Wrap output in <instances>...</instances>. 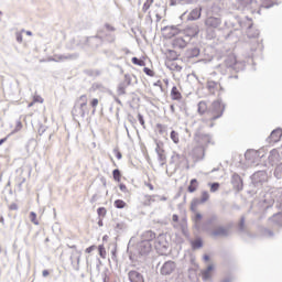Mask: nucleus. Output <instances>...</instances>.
<instances>
[{"label":"nucleus","instance_id":"2eb2a0df","mask_svg":"<svg viewBox=\"0 0 282 282\" xmlns=\"http://www.w3.org/2000/svg\"><path fill=\"white\" fill-rule=\"evenodd\" d=\"M87 111V106H80V104H76L72 109V116L74 119L76 118H85V113Z\"/></svg>","mask_w":282,"mask_h":282},{"label":"nucleus","instance_id":"e433bc0d","mask_svg":"<svg viewBox=\"0 0 282 282\" xmlns=\"http://www.w3.org/2000/svg\"><path fill=\"white\" fill-rule=\"evenodd\" d=\"M188 193H195L197 191V178H192L189 185L187 186Z\"/></svg>","mask_w":282,"mask_h":282},{"label":"nucleus","instance_id":"bf43d9fd","mask_svg":"<svg viewBox=\"0 0 282 282\" xmlns=\"http://www.w3.org/2000/svg\"><path fill=\"white\" fill-rule=\"evenodd\" d=\"M30 220L32 221V224H34L35 226H39V220H36V213L31 212L30 213Z\"/></svg>","mask_w":282,"mask_h":282},{"label":"nucleus","instance_id":"20e7f679","mask_svg":"<svg viewBox=\"0 0 282 282\" xmlns=\"http://www.w3.org/2000/svg\"><path fill=\"white\" fill-rule=\"evenodd\" d=\"M223 74H228L230 72H243L246 69V62H237V57L235 55H229L225 57L224 63L219 65Z\"/></svg>","mask_w":282,"mask_h":282},{"label":"nucleus","instance_id":"cd10ccee","mask_svg":"<svg viewBox=\"0 0 282 282\" xmlns=\"http://www.w3.org/2000/svg\"><path fill=\"white\" fill-rule=\"evenodd\" d=\"M207 89L210 94H215L219 89V83L215 80L207 82Z\"/></svg>","mask_w":282,"mask_h":282},{"label":"nucleus","instance_id":"bb28decb","mask_svg":"<svg viewBox=\"0 0 282 282\" xmlns=\"http://www.w3.org/2000/svg\"><path fill=\"white\" fill-rule=\"evenodd\" d=\"M164 32H169V39L173 37V36H177V34H180V29H177V26L175 25H171V26H164L162 29Z\"/></svg>","mask_w":282,"mask_h":282},{"label":"nucleus","instance_id":"8fccbe9b","mask_svg":"<svg viewBox=\"0 0 282 282\" xmlns=\"http://www.w3.org/2000/svg\"><path fill=\"white\" fill-rule=\"evenodd\" d=\"M202 219H204V216L199 212H196L193 217L194 224L202 223Z\"/></svg>","mask_w":282,"mask_h":282},{"label":"nucleus","instance_id":"58836bf2","mask_svg":"<svg viewBox=\"0 0 282 282\" xmlns=\"http://www.w3.org/2000/svg\"><path fill=\"white\" fill-rule=\"evenodd\" d=\"M208 199H210V194H208V192L204 191V192H202L200 198H198V204H206V202H208Z\"/></svg>","mask_w":282,"mask_h":282},{"label":"nucleus","instance_id":"aec40b11","mask_svg":"<svg viewBox=\"0 0 282 282\" xmlns=\"http://www.w3.org/2000/svg\"><path fill=\"white\" fill-rule=\"evenodd\" d=\"M155 232L153 230H147L141 235V241H147L148 243H154L156 239Z\"/></svg>","mask_w":282,"mask_h":282},{"label":"nucleus","instance_id":"49530a36","mask_svg":"<svg viewBox=\"0 0 282 282\" xmlns=\"http://www.w3.org/2000/svg\"><path fill=\"white\" fill-rule=\"evenodd\" d=\"M262 235H263V237H268L269 239H272V237H274V231H272L271 229H268V228H263Z\"/></svg>","mask_w":282,"mask_h":282},{"label":"nucleus","instance_id":"c85d7f7f","mask_svg":"<svg viewBox=\"0 0 282 282\" xmlns=\"http://www.w3.org/2000/svg\"><path fill=\"white\" fill-rule=\"evenodd\" d=\"M206 111H208V105L206 104V101H199L197 105V112L199 113V116H204Z\"/></svg>","mask_w":282,"mask_h":282},{"label":"nucleus","instance_id":"412c9836","mask_svg":"<svg viewBox=\"0 0 282 282\" xmlns=\"http://www.w3.org/2000/svg\"><path fill=\"white\" fill-rule=\"evenodd\" d=\"M98 34H100L102 40L106 39V41L108 43H116V34H113L111 32H107V31H105V29H99Z\"/></svg>","mask_w":282,"mask_h":282},{"label":"nucleus","instance_id":"5701e85b","mask_svg":"<svg viewBox=\"0 0 282 282\" xmlns=\"http://www.w3.org/2000/svg\"><path fill=\"white\" fill-rule=\"evenodd\" d=\"M213 270H215V265L209 264L205 270L200 272L203 281H210L213 279Z\"/></svg>","mask_w":282,"mask_h":282},{"label":"nucleus","instance_id":"4468645a","mask_svg":"<svg viewBox=\"0 0 282 282\" xmlns=\"http://www.w3.org/2000/svg\"><path fill=\"white\" fill-rule=\"evenodd\" d=\"M155 250H169V242L164 238V235H159L153 242Z\"/></svg>","mask_w":282,"mask_h":282},{"label":"nucleus","instance_id":"f704fd0d","mask_svg":"<svg viewBox=\"0 0 282 282\" xmlns=\"http://www.w3.org/2000/svg\"><path fill=\"white\" fill-rule=\"evenodd\" d=\"M269 220L273 221V224H276V226H282V214L278 213L269 218Z\"/></svg>","mask_w":282,"mask_h":282},{"label":"nucleus","instance_id":"4d7b16f0","mask_svg":"<svg viewBox=\"0 0 282 282\" xmlns=\"http://www.w3.org/2000/svg\"><path fill=\"white\" fill-rule=\"evenodd\" d=\"M79 56L78 53L66 54V61H76Z\"/></svg>","mask_w":282,"mask_h":282},{"label":"nucleus","instance_id":"c756f323","mask_svg":"<svg viewBox=\"0 0 282 282\" xmlns=\"http://www.w3.org/2000/svg\"><path fill=\"white\" fill-rule=\"evenodd\" d=\"M259 153L254 150H248L245 153V158L246 160H248L249 162H254V158H258Z\"/></svg>","mask_w":282,"mask_h":282},{"label":"nucleus","instance_id":"39448f33","mask_svg":"<svg viewBox=\"0 0 282 282\" xmlns=\"http://www.w3.org/2000/svg\"><path fill=\"white\" fill-rule=\"evenodd\" d=\"M265 182H268V172L265 170H260L254 172L251 175V188H256V189H251L252 193H257V191H260V188H263V185L265 184Z\"/></svg>","mask_w":282,"mask_h":282},{"label":"nucleus","instance_id":"6ab92c4d","mask_svg":"<svg viewBox=\"0 0 282 282\" xmlns=\"http://www.w3.org/2000/svg\"><path fill=\"white\" fill-rule=\"evenodd\" d=\"M183 162H186V155L173 152L170 164H174L178 167Z\"/></svg>","mask_w":282,"mask_h":282},{"label":"nucleus","instance_id":"774afa93","mask_svg":"<svg viewBox=\"0 0 282 282\" xmlns=\"http://www.w3.org/2000/svg\"><path fill=\"white\" fill-rule=\"evenodd\" d=\"M90 106L96 108L98 107V98H94L91 101H90Z\"/></svg>","mask_w":282,"mask_h":282},{"label":"nucleus","instance_id":"f03ea898","mask_svg":"<svg viewBox=\"0 0 282 282\" xmlns=\"http://www.w3.org/2000/svg\"><path fill=\"white\" fill-rule=\"evenodd\" d=\"M259 1L262 3L259 4ZM273 0H235L232 3L234 10H238V12H251L254 14H261L260 8H265V10L272 8Z\"/></svg>","mask_w":282,"mask_h":282},{"label":"nucleus","instance_id":"f3484780","mask_svg":"<svg viewBox=\"0 0 282 282\" xmlns=\"http://www.w3.org/2000/svg\"><path fill=\"white\" fill-rule=\"evenodd\" d=\"M155 153L158 155L160 166H164L166 164V152L164 151V148L160 145V142H156Z\"/></svg>","mask_w":282,"mask_h":282},{"label":"nucleus","instance_id":"c03bdc74","mask_svg":"<svg viewBox=\"0 0 282 282\" xmlns=\"http://www.w3.org/2000/svg\"><path fill=\"white\" fill-rule=\"evenodd\" d=\"M112 176H113L115 182H120V180L122 177V173L118 169H116L112 171Z\"/></svg>","mask_w":282,"mask_h":282},{"label":"nucleus","instance_id":"3c124183","mask_svg":"<svg viewBox=\"0 0 282 282\" xmlns=\"http://www.w3.org/2000/svg\"><path fill=\"white\" fill-rule=\"evenodd\" d=\"M199 0H178L180 6H193Z\"/></svg>","mask_w":282,"mask_h":282},{"label":"nucleus","instance_id":"ddd939ff","mask_svg":"<svg viewBox=\"0 0 282 282\" xmlns=\"http://www.w3.org/2000/svg\"><path fill=\"white\" fill-rule=\"evenodd\" d=\"M128 281L130 282H144V274L139 270L132 269L128 271Z\"/></svg>","mask_w":282,"mask_h":282},{"label":"nucleus","instance_id":"5fc2aeb1","mask_svg":"<svg viewBox=\"0 0 282 282\" xmlns=\"http://www.w3.org/2000/svg\"><path fill=\"white\" fill-rule=\"evenodd\" d=\"M52 61H54L55 63H58L61 61H67L66 54H59V55H55L54 58H52Z\"/></svg>","mask_w":282,"mask_h":282},{"label":"nucleus","instance_id":"f8f14e48","mask_svg":"<svg viewBox=\"0 0 282 282\" xmlns=\"http://www.w3.org/2000/svg\"><path fill=\"white\" fill-rule=\"evenodd\" d=\"M152 248H153V243L143 241V240H141L137 245V250H138L139 254H141V257H145L147 254H149V252H151Z\"/></svg>","mask_w":282,"mask_h":282},{"label":"nucleus","instance_id":"473e14b6","mask_svg":"<svg viewBox=\"0 0 282 282\" xmlns=\"http://www.w3.org/2000/svg\"><path fill=\"white\" fill-rule=\"evenodd\" d=\"M70 263L74 270L76 271L80 270V256L75 257V260H74V256H70Z\"/></svg>","mask_w":282,"mask_h":282},{"label":"nucleus","instance_id":"9d476101","mask_svg":"<svg viewBox=\"0 0 282 282\" xmlns=\"http://www.w3.org/2000/svg\"><path fill=\"white\" fill-rule=\"evenodd\" d=\"M195 142L199 144V147H208L210 144V134H206L202 131H197L194 137Z\"/></svg>","mask_w":282,"mask_h":282},{"label":"nucleus","instance_id":"72a5a7b5","mask_svg":"<svg viewBox=\"0 0 282 282\" xmlns=\"http://www.w3.org/2000/svg\"><path fill=\"white\" fill-rule=\"evenodd\" d=\"M127 83H120L117 87V94L118 96H124L127 94Z\"/></svg>","mask_w":282,"mask_h":282},{"label":"nucleus","instance_id":"69168bd1","mask_svg":"<svg viewBox=\"0 0 282 282\" xmlns=\"http://www.w3.org/2000/svg\"><path fill=\"white\" fill-rule=\"evenodd\" d=\"M111 261H113L115 263H118V256L116 254V250L111 251Z\"/></svg>","mask_w":282,"mask_h":282},{"label":"nucleus","instance_id":"de8ad7c7","mask_svg":"<svg viewBox=\"0 0 282 282\" xmlns=\"http://www.w3.org/2000/svg\"><path fill=\"white\" fill-rule=\"evenodd\" d=\"M98 252H99V257H101V259H105L107 257V250L105 249V245L98 246Z\"/></svg>","mask_w":282,"mask_h":282},{"label":"nucleus","instance_id":"37998d69","mask_svg":"<svg viewBox=\"0 0 282 282\" xmlns=\"http://www.w3.org/2000/svg\"><path fill=\"white\" fill-rule=\"evenodd\" d=\"M153 1L154 0H145V2L143 3L142 7V12H149V10L151 9V6H153Z\"/></svg>","mask_w":282,"mask_h":282},{"label":"nucleus","instance_id":"79ce46f5","mask_svg":"<svg viewBox=\"0 0 282 282\" xmlns=\"http://www.w3.org/2000/svg\"><path fill=\"white\" fill-rule=\"evenodd\" d=\"M75 102L80 107H87V95H82Z\"/></svg>","mask_w":282,"mask_h":282},{"label":"nucleus","instance_id":"7ed1b4c3","mask_svg":"<svg viewBox=\"0 0 282 282\" xmlns=\"http://www.w3.org/2000/svg\"><path fill=\"white\" fill-rule=\"evenodd\" d=\"M102 45V37L100 34L95 36L86 37L84 40H70V44L67 45L68 50H75L79 47L80 50H85V47H91V50H98Z\"/></svg>","mask_w":282,"mask_h":282},{"label":"nucleus","instance_id":"338daca9","mask_svg":"<svg viewBox=\"0 0 282 282\" xmlns=\"http://www.w3.org/2000/svg\"><path fill=\"white\" fill-rule=\"evenodd\" d=\"M169 6L171 7L180 6V0H169Z\"/></svg>","mask_w":282,"mask_h":282},{"label":"nucleus","instance_id":"a211bd4d","mask_svg":"<svg viewBox=\"0 0 282 282\" xmlns=\"http://www.w3.org/2000/svg\"><path fill=\"white\" fill-rule=\"evenodd\" d=\"M184 33L188 39H195L199 34V26L197 24L188 25L185 28Z\"/></svg>","mask_w":282,"mask_h":282},{"label":"nucleus","instance_id":"4c0bfd02","mask_svg":"<svg viewBox=\"0 0 282 282\" xmlns=\"http://www.w3.org/2000/svg\"><path fill=\"white\" fill-rule=\"evenodd\" d=\"M193 250H199V248H204V240L202 238H198L192 242Z\"/></svg>","mask_w":282,"mask_h":282},{"label":"nucleus","instance_id":"2f4dec72","mask_svg":"<svg viewBox=\"0 0 282 282\" xmlns=\"http://www.w3.org/2000/svg\"><path fill=\"white\" fill-rule=\"evenodd\" d=\"M172 100H180L182 98V93L177 89V86H173L171 89Z\"/></svg>","mask_w":282,"mask_h":282},{"label":"nucleus","instance_id":"4be33fe9","mask_svg":"<svg viewBox=\"0 0 282 282\" xmlns=\"http://www.w3.org/2000/svg\"><path fill=\"white\" fill-rule=\"evenodd\" d=\"M187 45H188V42L184 37H175L172 41V46L175 50H184V47H186Z\"/></svg>","mask_w":282,"mask_h":282},{"label":"nucleus","instance_id":"680f3d73","mask_svg":"<svg viewBox=\"0 0 282 282\" xmlns=\"http://www.w3.org/2000/svg\"><path fill=\"white\" fill-rule=\"evenodd\" d=\"M143 72H144V74H145L147 76H151V77L155 76V72H153V69H151V68H149V67H144V68H143Z\"/></svg>","mask_w":282,"mask_h":282},{"label":"nucleus","instance_id":"dca6fc26","mask_svg":"<svg viewBox=\"0 0 282 282\" xmlns=\"http://www.w3.org/2000/svg\"><path fill=\"white\" fill-rule=\"evenodd\" d=\"M231 184L234 186V189L237 191L238 193H240V191H243V178H241L239 174H232Z\"/></svg>","mask_w":282,"mask_h":282},{"label":"nucleus","instance_id":"0e129e2a","mask_svg":"<svg viewBox=\"0 0 282 282\" xmlns=\"http://www.w3.org/2000/svg\"><path fill=\"white\" fill-rule=\"evenodd\" d=\"M121 83H126L127 87H129L131 85V76L129 74H126L124 82Z\"/></svg>","mask_w":282,"mask_h":282},{"label":"nucleus","instance_id":"6e6d98bb","mask_svg":"<svg viewBox=\"0 0 282 282\" xmlns=\"http://www.w3.org/2000/svg\"><path fill=\"white\" fill-rule=\"evenodd\" d=\"M177 52L174 51V50H169V57H170V61H177Z\"/></svg>","mask_w":282,"mask_h":282},{"label":"nucleus","instance_id":"864d4df0","mask_svg":"<svg viewBox=\"0 0 282 282\" xmlns=\"http://www.w3.org/2000/svg\"><path fill=\"white\" fill-rule=\"evenodd\" d=\"M101 30H105V32H116V26H113L109 23H105L104 28H101Z\"/></svg>","mask_w":282,"mask_h":282},{"label":"nucleus","instance_id":"052dcab7","mask_svg":"<svg viewBox=\"0 0 282 282\" xmlns=\"http://www.w3.org/2000/svg\"><path fill=\"white\" fill-rule=\"evenodd\" d=\"M153 197H155V196L147 195L144 206H151V202H155V199H153Z\"/></svg>","mask_w":282,"mask_h":282},{"label":"nucleus","instance_id":"e2e57ef3","mask_svg":"<svg viewBox=\"0 0 282 282\" xmlns=\"http://www.w3.org/2000/svg\"><path fill=\"white\" fill-rule=\"evenodd\" d=\"M138 120L141 124V127H143V129H147V126L144 124V116H142V113H138Z\"/></svg>","mask_w":282,"mask_h":282},{"label":"nucleus","instance_id":"423d86ee","mask_svg":"<svg viewBox=\"0 0 282 282\" xmlns=\"http://www.w3.org/2000/svg\"><path fill=\"white\" fill-rule=\"evenodd\" d=\"M224 23V20L219 17H215V15H208L205 20H204V25L206 28V30L209 31H215L217 30L218 32H221V30H224V28H221V24Z\"/></svg>","mask_w":282,"mask_h":282},{"label":"nucleus","instance_id":"a18cd8bd","mask_svg":"<svg viewBox=\"0 0 282 282\" xmlns=\"http://www.w3.org/2000/svg\"><path fill=\"white\" fill-rule=\"evenodd\" d=\"M208 186L210 187V193H217L219 191L220 184L218 182L208 183Z\"/></svg>","mask_w":282,"mask_h":282},{"label":"nucleus","instance_id":"ea45409f","mask_svg":"<svg viewBox=\"0 0 282 282\" xmlns=\"http://www.w3.org/2000/svg\"><path fill=\"white\" fill-rule=\"evenodd\" d=\"M170 138L172 142H174V144H180V133H177V131L172 130L170 133Z\"/></svg>","mask_w":282,"mask_h":282},{"label":"nucleus","instance_id":"393cba45","mask_svg":"<svg viewBox=\"0 0 282 282\" xmlns=\"http://www.w3.org/2000/svg\"><path fill=\"white\" fill-rule=\"evenodd\" d=\"M199 54H202V51L197 46L189 47L185 52L186 58H197V56H199Z\"/></svg>","mask_w":282,"mask_h":282},{"label":"nucleus","instance_id":"a878e982","mask_svg":"<svg viewBox=\"0 0 282 282\" xmlns=\"http://www.w3.org/2000/svg\"><path fill=\"white\" fill-rule=\"evenodd\" d=\"M282 137V129L278 128L273 130L269 137L270 142L276 143L281 140Z\"/></svg>","mask_w":282,"mask_h":282},{"label":"nucleus","instance_id":"a19ab883","mask_svg":"<svg viewBox=\"0 0 282 282\" xmlns=\"http://www.w3.org/2000/svg\"><path fill=\"white\" fill-rule=\"evenodd\" d=\"M199 206V198H193L191 202V210L192 213H197V207Z\"/></svg>","mask_w":282,"mask_h":282},{"label":"nucleus","instance_id":"603ef678","mask_svg":"<svg viewBox=\"0 0 282 282\" xmlns=\"http://www.w3.org/2000/svg\"><path fill=\"white\" fill-rule=\"evenodd\" d=\"M133 65H138L139 67H144L145 63L143 59H140L138 57H132Z\"/></svg>","mask_w":282,"mask_h":282},{"label":"nucleus","instance_id":"0eeeda50","mask_svg":"<svg viewBox=\"0 0 282 282\" xmlns=\"http://www.w3.org/2000/svg\"><path fill=\"white\" fill-rule=\"evenodd\" d=\"M156 269H159V272L162 276H171L175 270H177V263L172 260H167L161 264V262L158 263Z\"/></svg>","mask_w":282,"mask_h":282},{"label":"nucleus","instance_id":"7c9ffc66","mask_svg":"<svg viewBox=\"0 0 282 282\" xmlns=\"http://www.w3.org/2000/svg\"><path fill=\"white\" fill-rule=\"evenodd\" d=\"M238 230L242 235H246L248 232V230L246 229V216L240 217V221L238 224Z\"/></svg>","mask_w":282,"mask_h":282},{"label":"nucleus","instance_id":"13d9d810","mask_svg":"<svg viewBox=\"0 0 282 282\" xmlns=\"http://www.w3.org/2000/svg\"><path fill=\"white\" fill-rule=\"evenodd\" d=\"M97 215H98V217H105V216L107 215V208H105V207H99V208L97 209Z\"/></svg>","mask_w":282,"mask_h":282},{"label":"nucleus","instance_id":"9b49d317","mask_svg":"<svg viewBox=\"0 0 282 282\" xmlns=\"http://www.w3.org/2000/svg\"><path fill=\"white\" fill-rule=\"evenodd\" d=\"M215 224H219V216H217L216 214H212L202 225V230L204 232H210V226H215Z\"/></svg>","mask_w":282,"mask_h":282},{"label":"nucleus","instance_id":"b1692460","mask_svg":"<svg viewBox=\"0 0 282 282\" xmlns=\"http://www.w3.org/2000/svg\"><path fill=\"white\" fill-rule=\"evenodd\" d=\"M198 19H202V7L193 9L187 15L188 21H198Z\"/></svg>","mask_w":282,"mask_h":282},{"label":"nucleus","instance_id":"f257e3e1","mask_svg":"<svg viewBox=\"0 0 282 282\" xmlns=\"http://www.w3.org/2000/svg\"><path fill=\"white\" fill-rule=\"evenodd\" d=\"M253 25L254 22H252V19L250 17L240 15L236 12L228 11L225 14L224 28L225 30L229 31L224 35V39L225 41H230L235 32H239V30H247L249 39H254L259 36V33L250 34V30H252Z\"/></svg>","mask_w":282,"mask_h":282},{"label":"nucleus","instance_id":"09e8293b","mask_svg":"<svg viewBox=\"0 0 282 282\" xmlns=\"http://www.w3.org/2000/svg\"><path fill=\"white\" fill-rule=\"evenodd\" d=\"M127 206V203L122 199H116L115 200V208L122 209Z\"/></svg>","mask_w":282,"mask_h":282},{"label":"nucleus","instance_id":"c9c22d12","mask_svg":"<svg viewBox=\"0 0 282 282\" xmlns=\"http://www.w3.org/2000/svg\"><path fill=\"white\" fill-rule=\"evenodd\" d=\"M273 175L276 180H282V163H279L273 172Z\"/></svg>","mask_w":282,"mask_h":282},{"label":"nucleus","instance_id":"6e6552de","mask_svg":"<svg viewBox=\"0 0 282 282\" xmlns=\"http://www.w3.org/2000/svg\"><path fill=\"white\" fill-rule=\"evenodd\" d=\"M226 106L221 101H214L212 104V117L210 120H219L224 116Z\"/></svg>","mask_w":282,"mask_h":282},{"label":"nucleus","instance_id":"1a4fd4ad","mask_svg":"<svg viewBox=\"0 0 282 282\" xmlns=\"http://www.w3.org/2000/svg\"><path fill=\"white\" fill-rule=\"evenodd\" d=\"M207 232L213 237V239L230 237V229L221 225L217 226L215 229H209Z\"/></svg>","mask_w":282,"mask_h":282}]
</instances>
